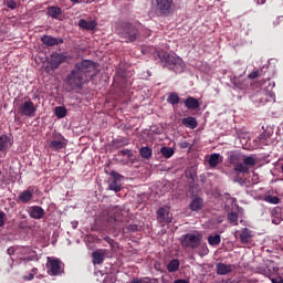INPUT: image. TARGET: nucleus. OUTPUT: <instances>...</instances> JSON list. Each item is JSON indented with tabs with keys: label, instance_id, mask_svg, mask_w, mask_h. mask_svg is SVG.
<instances>
[{
	"label": "nucleus",
	"instance_id": "72a5a7b5",
	"mask_svg": "<svg viewBox=\"0 0 283 283\" xmlns=\"http://www.w3.org/2000/svg\"><path fill=\"white\" fill-rule=\"evenodd\" d=\"M167 103H169V105H178V103H180V96H178V93H170L167 98Z\"/></svg>",
	"mask_w": 283,
	"mask_h": 283
},
{
	"label": "nucleus",
	"instance_id": "5fc2aeb1",
	"mask_svg": "<svg viewBox=\"0 0 283 283\" xmlns=\"http://www.w3.org/2000/svg\"><path fill=\"white\" fill-rule=\"evenodd\" d=\"M130 283H143V281L140 279H133Z\"/></svg>",
	"mask_w": 283,
	"mask_h": 283
},
{
	"label": "nucleus",
	"instance_id": "a211bd4d",
	"mask_svg": "<svg viewBox=\"0 0 283 283\" xmlns=\"http://www.w3.org/2000/svg\"><path fill=\"white\" fill-rule=\"evenodd\" d=\"M92 259L94 266L103 264L105 262V253H103V250H96L92 253Z\"/></svg>",
	"mask_w": 283,
	"mask_h": 283
},
{
	"label": "nucleus",
	"instance_id": "de8ad7c7",
	"mask_svg": "<svg viewBox=\"0 0 283 283\" xmlns=\"http://www.w3.org/2000/svg\"><path fill=\"white\" fill-rule=\"evenodd\" d=\"M104 240H105V242H108V244H111V247H112V244H114V239H112L109 237H105Z\"/></svg>",
	"mask_w": 283,
	"mask_h": 283
},
{
	"label": "nucleus",
	"instance_id": "c85d7f7f",
	"mask_svg": "<svg viewBox=\"0 0 283 283\" xmlns=\"http://www.w3.org/2000/svg\"><path fill=\"white\" fill-rule=\"evenodd\" d=\"M240 240L242 244H249V242H251V231L249 230V228L243 229L240 234Z\"/></svg>",
	"mask_w": 283,
	"mask_h": 283
},
{
	"label": "nucleus",
	"instance_id": "7ed1b4c3",
	"mask_svg": "<svg viewBox=\"0 0 283 283\" xmlns=\"http://www.w3.org/2000/svg\"><path fill=\"white\" fill-rule=\"evenodd\" d=\"M155 56H158L160 63H163L164 67H168V70H172L176 74H180L185 72V61L178 57L176 54H169L168 52L156 53Z\"/></svg>",
	"mask_w": 283,
	"mask_h": 283
},
{
	"label": "nucleus",
	"instance_id": "423d86ee",
	"mask_svg": "<svg viewBox=\"0 0 283 283\" xmlns=\"http://www.w3.org/2000/svg\"><path fill=\"white\" fill-rule=\"evenodd\" d=\"M64 264L61 261V259H54L48 256L46 260V269H48V274L51 275L52 277H56V275H61L64 271Z\"/></svg>",
	"mask_w": 283,
	"mask_h": 283
},
{
	"label": "nucleus",
	"instance_id": "5701e85b",
	"mask_svg": "<svg viewBox=\"0 0 283 283\" xmlns=\"http://www.w3.org/2000/svg\"><path fill=\"white\" fill-rule=\"evenodd\" d=\"M181 123L184 125V127H188L189 129H196V127H198V120L196 119V117H186L181 119Z\"/></svg>",
	"mask_w": 283,
	"mask_h": 283
},
{
	"label": "nucleus",
	"instance_id": "ddd939ff",
	"mask_svg": "<svg viewBox=\"0 0 283 283\" xmlns=\"http://www.w3.org/2000/svg\"><path fill=\"white\" fill-rule=\"evenodd\" d=\"M32 198H34V187L30 186L27 190L22 191L18 196V202H22V205H28L31 202Z\"/></svg>",
	"mask_w": 283,
	"mask_h": 283
},
{
	"label": "nucleus",
	"instance_id": "603ef678",
	"mask_svg": "<svg viewBox=\"0 0 283 283\" xmlns=\"http://www.w3.org/2000/svg\"><path fill=\"white\" fill-rule=\"evenodd\" d=\"M7 252L9 255H14V248H9Z\"/></svg>",
	"mask_w": 283,
	"mask_h": 283
},
{
	"label": "nucleus",
	"instance_id": "39448f33",
	"mask_svg": "<svg viewBox=\"0 0 283 283\" xmlns=\"http://www.w3.org/2000/svg\"><path fill=\"white\" fill-rule=\"evenodd\" d=\"M202 242V233L196 231L195 233H186L180 237V244L182 249H198Z\"/></svg>",
	"mask_w": 283,
	"mask_h": 283
},
{
	"label": "nucleus",
	"instance_id": "6e6d98bb",
	"mask_svg": "<svg viewBox=\"0 0 283 283\" xmlns=\"http://www.w3.org/2000/svg\"><path fill=\"white\" fill-rule=\"evenodd\" d=\"M71 3H81L80 0H70Z\"/></svg>",
	"mask_w": 283,
	"mask_h": 283
},
{
	"label": "nucleus",
	"instance_id": "7c9ffc66",
	"mask_svg": "<svg viewBox=\"0 0 283 283\" xmlns=\"http://www.w3.org/2000/svg\"><path fill=\"white\" fill-rule=\"evenodd\" d=\"M222 242V238L220 234L209 235L208 243L210 247H218Z\"/></svg>",
	"mask_w": 283,
	"mask_h": 283
},
{
	"label": "nucleus",
	"instance_id": "f257e3e1",
	"mask_svg": "<svg viewBox=\"0 0 283 283\" xmlns=\"http://www.w3.org/2000/svg\"><path fill=\"white\" fill-rule=\"evenodd\" d=\"M96 67H98V65L92 60H82L75 63L74 69L65 78L66 85H69L71 90H83L85 76H96Z\"/></svg>",
	"mask_w": 283,
	"mask_h": 283
},
{
	"label": "nucleus",
	"instance_id": "dca6fc26",
	"mask_svg": "<svg viewBox=\"0 0 283 283\" xmlns=\"http://www.w3.org/2000/svg\"><path fill=\"white\" fill-rule=\"evenodd\" d=\"M205 207V200L200 197H195L189 203L190 211H202Z\"/></svg>",
	"mask_w": 283,
	"mask_h": 283
},
{
	"label": "nucleus",
	"instance_id": "09e8293b",
	"mask_svg": "<svg viewBox=\"0 0 283 283\" xmlns=\"http://www.w3.org/2000/svg\"><path fill=\"white\" fill-rule=\"evenodd\" d=\"M180 147H181V149H187V147H189V143L182 142V143L180 144Z\"/></svg>",
	"mask_w": 283,
	"mask_h": 283
},
{
	"label": "nucleus",
	"instance_id": "cd10ccee",
	"mask_svg": "<svg viewBox=\"0 0 283 283\" xmlns=\"http://www.w3.org/2000/svg\"><path fill=\"white\" fill-rule=\"evenodd\" d=\"M180 269V261L178 259H172L168 264H167V271L168 273H176Z\"/></svg>",
	"mask_w": 283,
	"mask_h": 283
},
{
	"label": "nucleus",
	"instance_id": "c9c22d12",
	"mask_svg": "<svg viewBox=\"0 0 283 283\" xmlns=\"http://www.w3.org/2000/svg\"><path fill=\"white\" fill-rule=\"evenodd\" d=\"M55 116H57L59 118H65V116H67V108H65L64 106H56Z\"/></svg>",
	"mask_w": 283,
	"mask_h": 283
},
{
	"label": "nucleus",
	"instance_id": "0eeeda50",
	"mask_svg": "<svg viewBox=\"0 0 283 283\" xmlns=\"http://www.w3.org/2000/svg\"><path fill=\"white\" fill-rule=\"evenodd\" d=\"M18 112L21 116L32 118L36 114V106H34V102L30 97H25L24 102L18 107Z\"/></svg>",
	"mask_w": 283,
	"mask_h": 283
},
{
	"label": "nucleus",
	"instance_id": "f3484780",
	"mask_svg": "<svg viewBox=\"0 0 283 283\" xmlns=\"http://www.w3.org/2000/svg\"><path fill=\"white\" fill-rule=\"evenodd\" d=\"M48 15L51 17V19L61 20V17H63V9L56 6L48 7Z\"/></svg>",
	"mask_w": 283,
	"mask_h": 283
},
{
	"label": "nucleus",
	"instance_id": "4d7b16f0",
	"mask_svg": "<svg viewBox=\"0 0 283 283\" xmlns=\"http://www.w3.org/2000/svg\"><path fill=\"white\" fill-rule=\"evenodd\" d=\"M32 272H33V273H36V269H33Z\"/></svg>",
	"mask_w": 283,
	"mask_h": 283
},
{
	"label": "nucleus",
	"instance_id": "a18cd8bd",
	"mask_svg": "<svg viewBox=\"0 0 283 283\" xmlns=\"http://www.w3.org/2000/svg\"><path fill=\"white\" fill-rule=\"evenodd\" d=\"M281 21H283V17H276L275 20L272 22L273 28H277Z\"/></svg>",
	"mask_w": 283,
	"mask_h": 283
},
{
	"label": "nucleus",
	"instance_id": "8fccbe9b",
	"mask_svg": "<svg viewBox=\"0 0 283 283\" xmlns=\"http://www.w3.org/2000/svg\"><path fill=\"white\" fill-rule=\"evenodd\" d=\"M24 280H28V281L34 280V273H30L28 276H24Z\"/></svg>",
	"mask_w": 283,
	"mask_h": 283
},
{
	"label": "nucleus",
	"instance_id": "f8f14e48",
	"mask_svg": "<svg viewBox=\"0 0 283 283\" xmlns=\"http://www.w3.org/2000/svg\"><path fill=\"white\" fill-rule=\"evenodd\" d=\"M157 221L159 224H171V212H169V209L161 207L157 210Z\"/></svg>",
	"mask_w": 283,
	"mask_h": 283
},
{
	"label": "nucleus",
	"instance_id": "c03bdc74",
	"mask_svg": "<svg viewBox=\"0 0 283 283\" xmlns=\"http://www.w3.org/2000/svg\"><path fill=\"white\" fill-rule=\"evenodd\" d=\"M234 182H238L239 185H245L247 180H244V178L240 177V175H238L235 178H234Z\"/></svg>",
	"mask_w": 283,
	"mask_h": 283
},
{
	"label": "nucleus",
	"instance_id": "f704fd0d",
	"mask_svg": "<svg viewBox=\"0 0 283 283\" xmlns=\"http://www.w3.org/2000/svg\"><path fill=\"white\" fill-rule=\"evenodd\" d=\"M160 154L164 156V158H171V156H174L175 151H174V148L164 146L160 149Z\"/></svg>",
	"mask_w": 283,
	"mask_h": 283
},
{
	"label": "nucleus",
	"instance_id": "20e7f679",
	"mask_svg": "<svg viewBox=\"0 0 283 283\" xmlns=\"http://www.w3.org/2000/svg\"><path fill=\"white\" fill-rule=\"evenodd\" d=\"M111 220L114 222L115 231H123V233H136L140 231V228L136 223L125 224V217H123V212L118 209H115V214L111 217Z\"/></svg>",
	"mask_w": 283,
	"mask_h": 283
},
{
	"label": "nucleus",
	"instance_id": "4be33fe9",
	"mask_svg": "<svg viewBox=\"0 0 283 283\" xmlns=\"http://www.w3.org/2000/svg\"><path fill=\"white\" fill-rule=\"evenodd\" d=\"M96 25L97 23L94 20L87 21L85 19H81L78 21V27L82 28V30H94Z\"/></svg>",
	"mask_w": 283,
	"mask_h": 283
},
{
	"label": "nucleus",
	"instance_id": "ea45409f",
	"mask_svg": "<svg viewBox=\"0 0 283 283\" xmlns=\"http://www.w3.org/2000/svg\"><path fill=\"white\" fill-rule=\"evenodd\" d=\"M4 6L9 8V10H17V1L14 0H4Z\"/></svg>",
	"mask_w": 283,
	"mask_h": 283
},
{
	"label": "nucleus",
	"instance_id": "49530a36",
	"mask_svg": "<svg viewBox=\"0 0 283 283\" xmlns=\"http://www.w3.org/2000/svg\"><path fill=\"white\" fill-rule=\"evenodd\" d=\"M272 283H283V279L282 277H273L272 279Z\"/></svg>",
	"mask_w": 283,
	"mask_h": 283
},
{
	"label": "nucleus",
	"instance_id": "c756f323",
	"mask_svg": "<svg viewBox=\"0 0 283 283\" xmlns=\"http://www.w3.org/2000/svg\"><path fill=\"white\" fill-rule=\"evenodd\" d=\"M151 154H154V150H151V148H149L148 146H144L139 149V155L145 160H149L151 158Z\"/></svg>",
	"mask_w": 283,
	"mask_h": 283
},
{
	"label": "nucleus",
	"instance_id": "58836bf2",
	"mask_svg": "<svg viewBox=\"0 0 283 283\" xmlns=\"http://www.w3.org/2000/svg\"><path fill=\"white\" fill-rule=\"evenodd\" d=\"M265 202H269L270 205H280V199L277 196H268L265 197Z\"/></svg>",
	"mask_w": 283,
	"mask_h": 283
},
{
	"label": "nucleus",
	"instance_id": "e433bc0d",
	"mask_svg": "<svg viewBox=\"0 0 283 283\" xmlns=\"http://www.w3.org/2000/svg\"><path fill=\"white\" fill-rule=\"evenodd\" d=\"M242 161L247 167H255V158L253 157H243Z\"/></svg>",
	"mask_w": 283,
	"mask_h": 283
},
{
	"label": "nucleus",
	"instance_id": "6e6552de",
	"mask_svg": "<svg viewBox=\"0 0 283 283\" xmlns=\"http://www.w3.org/2000/svg\"><path fill=\"white\" fill-rule=\"evenodd\" d=\"M50 149L53 151H61L67 147V139L63 135L59 134L49 143Z\"/></svg>",
	"mask_w": 283,
	"mask_h": 283
},
{
	"label": "nucleus",
	"instance_id": "aec40b11",
	"mask_svg": "<svg viewBox=\"0 0 283 283\" xmlns=\"http://www.w3.org/2000/svg\"><path fill=\"white\" fill-rule=\"evenodd\" d=\"M253 103H256L258 105H264L266 103V93L264 91L256 92L254 95H252Z\"/></svg>",
	"mask_w": 283,
	"mask_h": 283
},
{
	"label": "nucleus",
	"instance_id": "b1692460",
	"mask_svg": "<svg viewBox=\"0 0 283 283\" xmlns=\"http://www.w3.org/2000/svg\"><path fill=\"white\" fill-rule=\"evenodd\" d=\"M254 143L258 145V147H266L270 143V137L266 135V133H262L258 136V138L254 139Z\"/></svg>",
	"mask_w": 283,
	"mask_h": 283
},
{
	"label": "nucleus",
	"instance_id": "f03ea898",
	"mask_svg": "<svg viewBox=\"0 0 283 283\" xmlns=\"http://www.w3.org/2000/svg\"><path fill=\"white\" fill-rule=\"evenodd\" d=\"M140 25L130 22H122L117 25L116 32L124 43H135L140 36Z\"/></svg>",
	"mask_w": 283,
	"mask_h": 283
},
{
	"label": "nucleus",
	"instance_id": "1a4fd4ad",
	"mask_svg": "<svg viewBox=\"0 0 283 283\" xmlns=\"http://www.w3.org/2000/svg\"><path fill=\"white\" fill-rule=\"evenodd\" d=\"M171 6H174V0H156V10L163 17L171 13Z\"/></svg>",
	"mask_w": 283,
	"mask_h": 283
},
{
	"label": "nucleus",
	"instance_id": "a19ab883",
	"mask_svg": "<svg viewBox=\"0 0 283 283\" xmlns=\"http://www.w3.org/2000/svg\"><path fill=\"white\" fill-rule=\"evenodd\" d=\"M119 156H127V158H132V156H134V153H132L130 149H123L119 150Z\"/></svg>",
	"mask_w": 283,
	"mask_h": 283
},
{
	"label": "nucleus",
	"instance_id": "864d4df0",
	"mask_svg": "<svg viewBox=\"0 0 283 283\" xmlns=\"http://www.w3.org/2000/svg\"><path fill=\"white\" fill-rule=\"evenodd\" d=\"M258 6H264L266 3V0H255Z\"/></svg>",
	"mask_w": 283,
	"mask_h": 283
},
{
	"label": "nucleus",
	"instance_id": "37998d69",
	"mask_svg": "<svg viewBox=\"0 0 283 283\" xmlns=\"http://www.w3.org/2000/svg\"><path fill=\"white\" fill-rule=\"evenodd\" d=\"M6 226V212L0 211V227Z\"/></svg>",
	"mask_w": 283,
	"mask_h": 283
},
{
	"label": "nucleus",
	"instance_id": "2eb2a0df",
	"mask_svg": "<svg viewBox=\"0 0 283 283\" xmlns=\"http://www.w3.org/2000/svg\"><path fill=\"white\" fill-rule=\"evenodd\" d=\"M29 216L33 220H42V218L45 216V210L40 206H32L29 209Z\"/></svg>",
	"mask_w": 283,
	"mask_h": 283
},
{
	"label": "nucleus",
	"instance_id": "2f4dec72",
	"mask_svg": "<svg viewBox=\"0 0 283 283\" xmlns=\"http://www.w3.org/2000/svg\"><path fill=\"white\" fill-rule=\"evenodd\" d=\"M249 166L244 165V163L242 164V161L234 166L235 174H249Z\"/></svg>",
	"mask_w": 283,
	"mask_h": 283
},
{
	"label": "nucleus",
	"instance_id": "393cba45",
	"mask_svg": "<svg viewBox=\"0 0 283 283\" xmlns=\"http://www.w3.org/2000/svg\"><path fill=\"white\" fill-rule=\"evenodd\" d=\"M185 107H187V109H198V107H200V102H198V99H196V97H191L189 96L188 98L185 99Z\"/></svg>",
	"mask_w": 283,
	"mask_h": 283
},
{
	"label": "nucleus",
	"instance_id": "6ab92c4d",
	"mask_svg": "<svg viewBox=\"0 0 283 283\" xmlns=\"http://www.w3.org/2000/svg\"><path fill=\"white\" fill-rule=\"evenodd\" d=\"M216 269L218 275H229L233 271L231 265L224 263H217Z\"/></svg>",
	"mask_w": 283,
	"mask_h": 283
},
{
	"label": "nucleus",
	"instance_id": "a878e982",
	"mask_svg": "<svg viewBox=\"0 0 283 283\" xmlns=\"http://www.w3.org/2000/svg\"><path fill=\"white\" fill-rule=\"evenodd\" d=\"M10 137L8 135L0 136V151L7 154L8 148L10 147Z\"/></svg>",
	"mask_w": 283,
	"mask_h": 283
},
{
	"label": "nucleus",
	"instance_id": "9d476101",
	"mask_svg": "<svg viewBox=\"0 0 283 283\" xmlns=\"http://www.w3.org/2000/svg\"><path fill=\"white\" fill-rule=\"evenodd\" d=\"M108 189L109 191H115V193H118V191L123 189V185H120V174L116 171L111 172V178L108 179Z\"/></svg>",
	"mask_w": 283,
	"mask_h": 283
},
{
	"label": "nucleus",
	"instance_id": "473e14b6",
	"mask_svg": "<svg viewBox=\"0 0 283 283\" xmlns=\"http://www.w3.org/2000/svg\"><path fill=\"white\" fill-rule=\"evenodd\" d=\"M208 163L212 168L218 167V165H220V154L210 155Z\"/></svg>",
	"mask_w": 283,
	"mask_h": 283
},
{
	"label": "nucleus",
	"instance_id": "3c124183",
	"mask_svg": "<svg viewBox=\"0 0 283 283\" xmlns=\"http://www.w3.org/2000/svg\"><path fill=\"white\" fill-rule=\"evenodd\" d=\"M174 283H189V281L185 279H178V280H175Z\"/></svg>",
	"mask_w": 283,
	"mask_h": 283
},
{
	"label": "nucleus",
	"instance_id": "412c9836",
	"mask_svg": "<svg viewBox=\"0 0 283 283\" xmlns=\"http://www.w3.org/2000/svg\"><path fill=\"white\" fill-rule=\"evenodd\" d=\"M272 224H280L282 222V208L276 207L271 212Z\"/></svg>",
	"mask_w": 283,
	"mask_h": 283
},
{
	"label": "nucleus",
	"instance_id": "bb28decb",
	"mask_svg": "<svg viewBox=\"0 0 283 283\" xmlns=\"http://www.w3.org/2000/svg\"><path fill=\"white\" fill-rule=\"evenodd\" d=\"M243 158H244V155L240 153H231L229 156L230 165H233L235 167V165H239L240 163H242Z\"/></svg>",
	"mask_w": 283,
	"mask_h": 283
},
{
	"label": "nucleus",
	"instance_id": "9b49d317",
	"mask_svg": "<svg viewBox=\"0 0 283 283\" xmlns=\"http://www.w3.org/2000/svg\"><path fill=\"white\" fill-rule=\"evenodd\" d=\"M67 59H69L67 54L54 52L51 55V67H52V70H59L61 67V65H63V63H66Z\"/></svg>",
	"mask_w": 283,
	"mask_h": 283
},
{
	"label": "nucleus",
	"instance_id": "13d9d810",
	"mask_svg": "<svg viewBox=\"0 0 283 283\" xmlns=\"http://www.w3.org/2000/svg\"><path fill=\"white\" fill-rule=\"evenodd\" d=\"M282 171H283V165H282Z\"/></svg>",
	"mask_w": 283,
	"mask_h": 283
},
{
	"label": "nucleus",
	"instance_id": "79ce46f5",
	"mask_svg": "<svg viewBox=\"0 0 283 283\" xmlns=\"http://www.w3.org/2000/svg\"><path fill=\"white\" fill-rule=\"evenodd\" d=\"M258 76H260V71H252L249 75L248 78L254 80L258 78Z\"/></svg>",
	"mask_w": 283,
	"mask_h": 283
},
{
	"label": "nucleus",
	"instance_id": "4468645a",
	"mask_svg": "<svg viewBox=\"0 0 283 283\" xmlns=\"http://www.w3.org/2000/svg\"><path fill=\"white\" fill-rule=\"evenodd\" d=\"M41 42L43 45H48L49 48H54V45H61L63 43V39L54 38L52 35H43L41 38Z\"/></svg>",
	"mask_w": 283,
	"mask_h": 283
},
{
	"label": "nucleus",
	"instance_id": "4c0bfd02",
	"mask_svg": "<svg viewBox=\"0 0 283 283\" xmlns=\"http://www.w3.org/2000/svg\"><path fill=\"white\" fill-rule=\"evenodd\" d=\"M228 220H229L230 224H233L234 227L238 226V213L230 212L228 214Z\"/></svg>",
	"mask_w": 283,
	"mask_h": 283
}]
</instances>
